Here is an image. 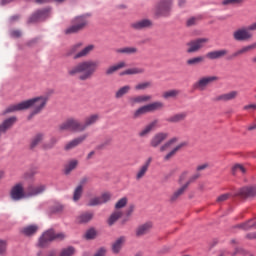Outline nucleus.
I'll return each instance as SVG.
<instances>
[{"instance_id":"19","label":"nucleus","mask_w":256,"mask_h":256,"mask_svg":"<svg viewBox=\"0 0 256 256\" xmlns=\"http://www.w3.org/2000/svg\"><path fill=\"white\" fill-rule=\"evenodd\" d=\"M153 99V96L151 95H138V96H133L129 99L130 105H141V103H149Z\"/></svg>"},{"instance_id":"32","label":"nucleus","mask_w":256,"mask_h":256,"mask_svg":"<svg viewBox=\"0 0 256 256\" xmlns=\"http://www.w3.org/2000/svg\"><path fill=\"white\" fill-rule=\"evenodd\" d=\"M120 55H135L138 53L137 47H123L115 50Z\"/></svg>"},{"instance_id":"8","label":"nucleus","mask_w":256,"mask_h":256,"mask_svg":"<svg viewBox=\"0 0 256 256\" xmlns=\"http://www.w3.org/2000/svg\"><path fill=\"white\" fill-rule=\"evenodd\" d=\"M251 31H256V22L246 28H240L234 31L233 39H235V41H249V39L253 38Z\"/></svg>"},{"instance_id":"17","label":"nucleus","mask_w":256,"mask_h":256,"mask_svg":"<svg viewBox=\"0 0 256 256\" xmlns=\"http://www.w3.org/2000/svg\"><path fill=\"white\" fill-rule=\"evenodd\" d=\"M151 163H153V158L149 157L147 160L141 165L136 173V181H141L145 175H147V171H149V167H151Z\"/></svg>"},{"instance_id":"13","label":"nucleus","mask_w":256,"mask_h":256,"mask_svg":"<svg viewBox=\"0 0 256 256\" xmlns=\"http://www.w3.org/2000/svg\"><path fill=\"white\" fill-rule=\"evenodd\" d=\"M44 191H47V185L45 184L29 185L26 189L28 198L43 195Z\"/></svg>"},{"instance_id":"51","label":"nucleus","mask_w":256,"mask_h":256,"mask_svg":"<svg viewBox=\"0 0 256 256\" xmlns=\"http://www.w3.org/2000/svg\"><path fill=\"white\" fill-rule=\"evenodd\" d=\"M97 205H103V203L101 202V197H94L92 199L89 200L88 202V207H96Z\"/></svg>"},{"instance_id":"4","label":"nucleus","mask_w":256,"mask_h":256,"mask_svg":"<svg viewBox=\"0 0 256 256\" xmlns=\"http://www.w3.org/2000/svg\"><path fill=\"white\" fill-rule=\"evenodd\" d=\"M65 237V233H56L55 230L50 229L42 234V236L39 239L38 245L39 247H47V245H49L51 241H63Z\"/></svg>"},{"instance_id":"18","label":"nucleus","mask_w":256,"mask_h":256,"mask_svg":"<svg viewBox=\"0 0 256 256\" xmlns=\"http://www.w3.org/2000/svg\"><path fill=\"white\" fill-rule=\"evenodd\" d=\"M132 29H136L137 31H141L143 29H149V27H153V22L149 19L138 20L131 24Z\"/></svg>"},{"instance_id":"12","label":"nucleus","mask_w":256,"mask_h":256,"mask_svg":"<svg viewBox=\"0 0 256 256\" xmlns=\"http://www.w3.org/2000/svg\"><path fill=\"white\" fill-rule=\"evenodd\" d=\"M215 81H219V77L217 76H205L200 78L195 84L194 89H197V91H205L211 83H215Z\"/></svg>"},{"instance_id":"57","label":"nucleus","mask_w":256,"mask_h":256,"mask_svg":"<svg viewBox=\"0 0 256 256\" xmlns=\"http://www.w3.org/2000/svg\"><path fill=\"white\" fill-rule=\"evenodd\" d=\"M229 197H231L230 194H222L220 196H218L217 198V203H224V201H227L229 199Z\"/></svg>"},{"instance_id":"10","label":"nucleus","mask_w":256,"mask_h":256,"mask_svg":"<svg viewBox=\"0 0 256 256\" xmlns=\"http://www.w3.org/2000/svg\"><path fill=\"white\" fill-rule=\"evenodd\" d=\"M10 198L12 201H21V199H27V190L25 191V186L23 183H17L14 185L10 191Z\"/></svg>"},{"instance_id":"40","label":"nucleus","mask_w":256,"mask_h":256,"mask_svg":"<svg viewBox=\"0 0 256 256\" xmlns=\"http://www.w3.org/2000/svg\"><path fill=\"white\" fill-rule=\"evenodd\" d=\"M253 49H256V42H254L253 44H250L248 46H245L242 49L236 51L234 53V57H239V55H243L245 53H249V51H253Z\"/></svg>"},{"instance_id":"46","label":"nucleus","mask_w":256,"mask_h":256,"mask_svg":"<svg viewBox=\"0 0 256 256\" xmlns=\"http://www.w3.org/2000/svg\"><path fill=\"white\" fill-rule=\"evenodd\" d=\"M237 173L245 175L247 173V169L241 164H236L232 167V175H237Z\"/></svg>"},{"instance_id":"45","label":"nucleus","mask_w":256,"mask_h":256,"mask_svg":"<svg viewBox=\"0 0 256 256\" xmlns=\"http://www.w3.org/2000/svg\"><path fill=\"white\" fill-rule=\"evenodd\" d=\"M239 227L240 229H244V231H249V229H256V221L254 219L249 220L240 224Z\"/></svg>"},{"instance_id":"36","label":"nucleus","mask_w":256,"mask_h":256,"mask_svg":"<svg viewBox=\"0 0 256 256\" xmlns=\"http://www.w3.org/2000/svg\"><path fill=\"white\" fill-rule=\"evenodd\" d=\"M143 73H145V68L134 67L123 71L121 75H143Z\"/></svg>"},{"instance_id":"24","label":"nucleus","mask_w":256,"mask_h":256,"mask_svg":"<svg viewBox=\"0 0 256 256\" xmlns=\"http://www.w3.org/2000/svg\"><path fill=\"white\" fill-rule=\"evenodd\" d=\"M99 119H100L99 114H92V115L86 117L84 123H82L83 131H85V129H87V127H91V125H95V123H97V121H99Z\"/></svg>"},{"instance_id":"52","label":"nucleus","mask_w":256,"mask_h":256,"mask_svg":"<svg viewBox=\"0 0 256 256\" xmlns=\"http://www.w3.org/2000/svg\"><path fill=\"white\" fill-rule=\"evenodd\" d=\"M96 237H97V231H95V229H89L85 233V239L91 240V239H95Z\"/></svg>"},{"instance_id":"49","label":"nucleus","mask_w":256,"mask_h":256,"mask_svg":"<svg viewBox=\"0 0 256 256\" xmlns=\"http://www.w3.org/2000/svg\"><path fill=\"white\" fill-rule=\"evenodd\" d=\"M127 203H128L127 197H123L116 202L115 209H117V211H119V209H123V207H126Z\"/></svg>"},{"instance_id":"16","label":"nucleus","mask_w":256,"mask_h":256,"mask_svg":"<svg viewBox=\"0 0 256 256\" xmlns=\"http://www.w3.org/2000/svg\"><path fill=\"white\" fill-rule=\"evenodd\" d=\"M236 197H240L241 199H249L250 197H256V187L249 186L240 188L238 190V193H236Z\"/></svg>"},{"instance_id":"15","label":"nucleus","mask_w":256,"mask_h":256,"mask_svg":"<svg viewBox=\"0 0 256 256\" xmlns=\"http://www.w3.org/2000/svg\"><path fill=\"white\" fill-rule=\"evenodd\" d=\"M50 13L51 9L49 8L38 10L29 18L28 23H37V21H43L44 19H47V17H49Z\"/></svg>"},{"instance_id":"5","label":"nucleus","mask_w":256,"mask_h":256,"mask_svg":"<svg viewBox=\"0 0 256 256\" xmlns=\"http://www.w3.org/2000/svg\"><path fill=\"white\" fill-rule=\"evenodd\" d=\"M81 47H83V44L81 42H78L74 44L69 50L67 55L71 56L73 55V59H83V57H87L93 49H95V45L90 44L86 46L84 49L81 50Z\"/></svg>"},{"instance_id":"14","label":"nucleus","mask_w":256,"mask_h":256,"mask_svg":"<svg viewBox=\"0 0 256 256\" xmlns=\"http://www.w3.org/2000/svg\"><path fill=\"white\" fill-rule=\"evenodd\" d=\"M168 137H169V134L167 132L156 133L150 139V147H152L153 149H157V147L161 146L164 141H167Z\"/></svg>"},{"instance_id":"58","label":"nucleus","mask_w":256,"mask_h":256,"mask_svg":"<svg viewBox=\"0 0 256 256\" xmlns=\"http://www.w3.org/2000/svg\"><path fill=\"white\" fill-rule=\"evenodd\" d=\"M199 177H201V174H199V173H196V174L192 175V176L188 179V181L186 182V185L189 186L190 183H194V181H197V179H199Z\"/></svg>"},{"instance_id":"27","label":"nucleus","mask_w":256,"mask_h":256,"mask_svg":"<svg viewBox=\"0 0 256 256\" xmlns=\"http://www.w3.org/2000/svg\"><path fill=\"white\" fill-rule=\"evenodd\" d=\"M187 119V112H180L170 116L167 121L168 123H181Z\"/></svg>"},{"instance_id":"23","label":"nucleus","mask_w":256,"mask_h":256,"mask_svg":"<svg viewBox=\"0 0 256 256\" xmlns=\"http://www.w3.org/2000/svg\"><path fill=\"white\" fill-rule=\"evenodd\" d=\"M229 51L226 49H222V50H215V51H211L208 52L206 54L207 59H211L212 61L215 59H223V57H225V55H228Z\"/></svg>"},{"instance_id":"33","label":"nucleus","mask_w":256,"mask_h":256,"mask_svg":"<svg viewBox=\"0 0 256 256\" xmlns=\"http://www.w3.org/2000/svg\"><path fill=\"white\" fill-rule=\"evenodd\" d=\"M39 231V226L37 225H29L22 228L21 233L26 237H31V235H35Z\"/></svg>"},{"instance_id":"29","label":"nucleus","mask_w":256,"mask_h":256,"mask_svg":"<svg viewBox=\"0 0 256 256\" xmlns=\"http://www.w3.org/2000/svg\"><path fill=\"white\" fill-rule=\"evenodd\" d=\"M93 217H95L93 212H84L77 217L76 221L81 224L89 223V221L93 220Z\"/></svg>"},{"instance_id":"37","label":"nucleus","mask_w":256,"mask_h":256,"mask_svg":"<svg viewBox=\"0 0 256 256\" xmlns=\"http://www.w3.org/2000/svg\"><path fill=\"white\" fill-rule=\"evenodd\" d=\"M204 61H205V57L197 56V57L188 59L186 61V65H188V67H195L197 65H201V63H203Z\"/></svg>"},{"instance_id":"55","label":"nucleus","mask_w":256,"mask_h":256,"mask_svg":"<svg viewBox=\"0 0 256 256\" xmlns=\"http://www.w3.org/2000/svg\"><path fill=\"white\" fill-rule=\"evenodd\" d=\"M57 145V138H51L49 143L44 144V149H53Z\"/></svg>"},{"instance_id":"38","label":"nucleus","mask_w":256,"mask_h":256,"mask_svg":"<svg viewBox=\"0 0 256 256\" xmlns=\"http://www.w3.org/2000/svg\"><path fill=\"white\" fill-rule=\"evenodd\" d=\"M179 95H181V90L172 89V90L165 91L162 94V97L163 99H176V97H179Z\"/></svg>"},{"instance_id":"26","label":"nucleus","mask_w":256,"mask_h":256,"mask_svg":"<svg viewBox=\"0 0 256 256\" xmlns=\"http://www.w3.org/2000/svg\"><path fill=\"white\" fill-rule=\"evenodd\" d=\"M16 122H17V117L15 116L6 119L3 122V124L0 125V135L2 133H5V131H7V129H9L10 127H13V125H15Z\"/></svg>"},{"instance_id":"56","label":"nucleus","mask_w":256,"mask_h":256,"mask_svg":"<svg viewBox=\"0 0 256 256\" xmlns=\"http://www.w3.org/2000/svg\"><path fill=\"white\" fill-rule=\"evenodd\" d=\"M243 0H223L222 5H239Z\"/></svg>"},{"instance_id":"64","label":"nucleus","mask_w":256,"mask_h":256,"mask_svg":"<svg viewBox=\"0 0 256 256\" xmlns=\"http://www.w3.org/2000/svg\"><path fill=\"white\" fill-rule=\"evenodd\" d=\"M88 182H89V178L84 177V178H82V179L80 180V183H79L78 187H81V186H82V189H83V186H84V185H87Z\"/></svg>"},{"instance_id":"28","label":"nucleus","mask_w":256,"mask_h":256,"mask_svg":"<svg viewBox=\"0 0 256 256\" xmlns=\"http://www.w3.org/2000/svg\"><path fill=\"white\" fill-rule=\"evenodd\" d=\"M127 67V64L125 62H119L115 65L109 66L106 70H105V75H113L114 73H117V71H119V69H123Z\"/></svg>"},{"instance_id":"39","label":"nucleus","mask_w":256,"mask_h":256,"mask_svg":"<svg viewBox=\"0 0 256 256\" xmlns=\"http://www.w3.org/2000/svg\"><path fill=\"white\" fill-rule=\"evenodd\" d=\"M130 91H131V86L125 85L115 92V98L122 99V97H125V95H127V93H129Z\"/></svg>"},{"instance_id":"35","label":"nucleus","mask_w":256,"mask_h":256,"mask_svg":"<svg viewBox=\"0 0 256 256\" xmlns=\"http://www.w3.org/2000/svg\"><path fill=\"white\" fill-rule=\"evenodd\" d=\"M239 95L237 91H231L226 94H222L216 98V101H233Z\"/></svg>"},{"instance_id":"21","label":"nucleus","mask_w":256,"mask_h":256,"mask_svg":"<svg viewBox=\"0 0 256 256\" xmlns=\"http://www.w3.org/2000/svg\"><path fill=\"white\" fill-rule=\"evenodd\" d=\"M85 139H87V134H83L82 136L73 139L72 141L68 142L65 145L64 147L65 151H71V149H75V147H79V145H81V143H83Z\"/></svg>"},{"instance_id":"34","label":"nucleus","mask_w":256,"mask_h":256,"mask_svg":"<svg viewBox=\"0 0 256 256\" xmlns=\"http://www.w3.org/2000/svg\"><path fill=\"white\" fill-rule=\"evenodd\" d=\"M188 184L185 183L182 187H180L178 190H176L170 197V201L175 202L177 201V199H179L181 197V195H183L187 189H188Z\"/></svg>"},{"instance_id":"63","label":"nucleus","mask_w":256,"mask_h":256,"mask_svg":"<svg viewBox=\"0 0 256 256\" xmlns=\"http://www.w3.org/2000/svg\"><path fill=\"white\" fill-rule=\"evenodd\" d=\"M11 36L14 37L15 39L21 37V31L20 30H13L11 32Z\"/></svg>"},{"instance_id":"41","label":"nucleus","mask_w":256,"mask_h":256,"mask_svg":"<svg viewBox=\"0 0 256 256\" xmlns=\"http://www.w3.org/2000/svg\"><path fill=\"white\" fill-rule=\"evenodd\" d=\"M253 49H256V42H254L253 44H250L248 46H245L242 49L236 51L234 53V57H239V55H243L245 53H249V51H253Z\"/></svg>"},{"instance_id":"59","label":"nucleus","mask_w":256,"mask_h":256,"mask_svg":"<svg viewBox=\"0 0 256 256\" xmlns=\"http://www.w3.org/2000/svg\"><path fill=\"white\" fill-rule=\"evenodd\" d=\"M64 207L61 204H56L52 208V213H61L63 211Z\"/></svg>"},{"instance_id":"25","label":"nucleus","mask_w":256,"mask_h":256,"mask_svg":"<svg viewBox=\"0 0 256 256\" xmlns=\"http://www.w3.org/2000/svg\"><path fill=\"white\" fill-rule=\"evenodd\" d=\"M185 145H187L185 142H181L176 147H174L170 152H168L164 156V161H171V159H173V157H175L177 153H179V151L182 150L183 147H185Z\"/></svg>"},{"instance_id":"9","label":"nucleus","mask_w":256,"mask_h":256,"mask_svg":"<svg viewBox=\"0 0 256 256\" xmlns=\"http://www.w3.org/2000/svg\"><path fill=\"white\" fill-rule=\"evenodd\" d=\"M172 7L173 0H160L154 9V15L156 17H169Z\"/></svg>"},{"instance_id":"62","label":"nucleus","mask_w":256,"mask_h":256,"mask_svg":"<svg viewBox=\"0 0 256 256\" xmlns=\"http://www.w3.org/2000/svg\"><path fill=\"white\" fill-rule=\"evenodd\" d=\"M208 167H209V164L208 163H204V164L198 165L196 170L197 171H205V169H207Z\"/></svg>"},{"instance_id":"7","label":"nucleus","mask_w":256,"mask_h":256,"mask_svg":"<svg viewBox=\"0 0 256 256\" xmlns=\"http://www.w3.org/2000/svg\"><path fill=\"white\" fill-rule=\"evenodd\" d=\"M163 102H153L138 108L134 114L133 119H139L143 117V115H147V113H153L154 111H159V109H163Z\"/></svg>"},{"instance_id":"2","label":"nucleus","mask_w":256,"mask_h":256,"mask_svg":"<svg viewBox=\"0 0 256 256\" xmlns=\"http://www.w3.org/2000/svg\"><path fill=\"white\" fill-rule=\"evenodd\" d=\"M97 69H99V61L86 60L69 68L67 74L69 77H77L78 75L79 81H89L93 79Z\"/></svg>"},{"instance_id":"6","label":"nucleus","mask_w":256,"mask_h":256,"mask_svg":"<svg viewBox=\"0 0 256 256\" xmlns=\"http://www.w3.org/2000/svg\"><path fill=\"white\" fill-rule=\"evenodd\" d=\"M59 131L83 132V123L75 118H68L58 126Z\"/></svg>"},{"instance_id":"22","label":"nucleus","mask_w":256,"mask_h":256,"mask_svg":"<svg viewBox=\"0 0 256 256\" xmlns=\"http://www.w3.org/2000/svg\"><path fill=\"white\" fill-rule=\"evenodd\" d=\"M125 241L127 238L125 236H120L112 243V252L117 255L121 253V249H123V245H125Z\"/></svg>"},{"instance_id":"48","label":"nucleus","mask_w":256,"mask_h":256,"mask_svg":"<svg viewBox=\"0 0 256 256\" xmlns=\"http://www.w3.org/2000/svg\"><path fill=\"white\" fill-rule=\"evenodd\" d=\"M82 195H83V187L77 186L73 193V201H75V202L79 201V199H81Z\"/></svg>"},{"instance_id":"30","label":"nucleus","mask_w":256,"mask_h":256,"mask_svg":"<svg viewBox=\"0 0 256 256\" xmlns=\"http://www.w3.org/2000/svg\"><path fill=\"white\" fill-rule=\"evenodd\" d=\"M123 217V211L121 210H116L114 211L110 217L107 220V224L109 225V227H113V224L116 221H119V219H121Z\"/></svg>"},{"instance_id":"20","label":"nucleus","mask_w":256,"mask_h":256,"mask_svg":"<svg viewBox=\"0 0 256 256\" xmlns=\"http://www.w3.org/2000/svg\"><path fill=\"white\" fill-rule=\"evenodd\" d=\"M157 123H159V120H154L147 124L144 128L140 130L138 133V137H149V134L154 131L155 127H157Z\"/></svg>"},{"instance_id":"61","label":"nucleus","mask_w":256,"mask_h":256,"mask_svg":"<svg viewBox=\"0 0 256 256\" xmlns=\"http://www.w3.org/2000/svg\"><path fill=\"white\" fill-rule=\"evenodd\" d=\"M196 23H197V18L192 17V18L188 19L187 27H193V25H195Z\"/></svg>"},{"instance_id":"47","label":"nucleus","mask_w":256,"mask_h":256,"mask_svg":"<svg viewBox=\"0 0 256 256\" xmlns=\"http://www.w3.org/2000/svg\"><path fill=\"white\" fill-rule=\"evenodd\" d=\"M177 141H179V139L177 137L170 139L169 141H167L160 147V152L163 153V152L167 151V149H169V147H171L173 145V143H177Z\"/></svg>"},{"instance_id":"3","label":"nucleus","mask_w":256,"mask_h":256,"mask_svg":"<svg viewBox=\"0 0 256 256\" xmlns=\"http://www.w3.org/2000/svg\"><path fill=\"white\" fill-rule=\"evenodd\" d=\"M89 17L90 14H84L80 16H76L71 20V25L65 29V35H75L80 31H83L87 25H89Z\"/></svg>"},{"instance_id":"42","label":"nucleus","mask_w":256,"mask_h":256,"mask_svg":"<svg viewBox=\"0 0 256 256\" xmlns=\"http://www.w3.org/2000/svg\"><path fill=\"white\" fill-rule=\"evenodd\" d=\"M43 134H36L30 141V149H35L43 141Z\"/></svg>"},{"instance_id":"1","label":"nucleus","mask_w":256,"mask_h":256,"mask_svg":"<svg viewBox=\"0 0 256 256\" xmlns=\"http://www.w3.org/2000/svg\"><path fill=\"white\" fill-rule=\"evenodd\" d=\"M47 101H49V98L47 96H40L36 98H32L23 102H20L18 104L10 105L4 113H15V111H25L26 109H31L32 112L29 115L28 119H33L35 115H39V113L45 109V105H47Z\"/></svg>"},{"instance_id":"31","label":"nucleus","mask_w":256,"mask_h":256,"mask_svg":"<svg viewBox=\"0 0 256 256\" xmlns=\"http://www.w3.org/2000/svg\"><path fill=\"white\" fill-rule=\"evenodd\" d=\"M152 227H153V224H151L150 222H147V223L141 225L140 227H138V229L136 231L137 237L147 235V233H149V231H151Z\"/></svg>"},{"instance_id":"44","label":"nucleus","mask_w":256,"mask_h":256,"mask_svg":"<svg viewBox=\"0 0 256 256\" xmlns=\"http://www.w3.org/2000/svg\"><path fill=\"white\" fill-rule=\"evenodd\" d=\"M77 165H79V161H77V160L70 161L65 166V170H64L65 175H69V173H71V171H74V169H77Z\"/></svg>"},{"instance_id":"53","label":"nucleus","mask_w":256,"mask_h":256,"mask_svg":"<svg viewBox=\"0 0 256 256\" xmlns=\"http://www.w3.org/2000/svg\"><path fill=\"white\" fill-rule=\"evenodd\" d=\"M7 253V240L0 239V255Z\"/></svg>"},{"instance_id":"60","label":"nucleus","mask_w":256,"mask_h":256,"mask_svg":"<svg viewBox=\"0 0 256 256\" xmlns=\"http://www.w3.org/2000/svg\"><path fill=\"white\" fill-rule=\"evenodd\" d=\"M133 211H135V206L131 205L128 207V209L126 210V217H131V215H133Z\"/></svg>"},{"instance_id":"54","label":"nucleus","mask_w":256,"mask_h":256,"mask_svg":"<svg viewBox=\"0 0 256 256\" xmlns=\"http://www.w3.org/2000/svg\"><path fill=\"white\" fill-rule=\"evenodd\" d=\"M100 201L102 205L104 203H107L108 201H111V193L105 192L100 196Z\"/></svg>"},{"instance_id":"43","label":"nucleus","mask_w":256,"mask_h":256,"mask_svg":"<svg viewBox=\"0 0 256 256\" xmlns=\"http://www.w3.org/2000/svg\"><path fill=\"white\" fill-rule=\"evenodd\" d=\"M150 87H153L152 81H146L138 83L134 86L135 91H145L146 89H150Z\"/></svg>"},{"instance_id":"50","label":"nucleus","mask_w":256,"mask_h":256,"mask_svg":"<svg viewBox=\"0 0 256 256\" xmlns=\"http://www.w3.org/2000/svg\"><path fill=\"white\" fill-rule=\"evenodd\" d=\"M73 255H75V248L73 246L63 249L60 253V256H73Z\"/></svg>"},{"instance_id":"11","label":"nucleus","mask_w":256,"mask_h":256,"mask_svg":"<svg viewBox=\"0 0 256 256\" xmlns=\"http://www.w3.org/2000/svg\"><path fill=\"white\" fill-rule=\"evenodd\" d=\"M209 43V38H198L195 40H191L188 42L187 45V53H197L200 49H203L205 47V44Z\"/></svg>"}]
</instances>
